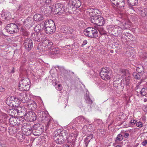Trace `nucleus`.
Masks as SVG:
<instances>
[{
    "instance_id": "nucleus-1",
    "label": "nucleus",
    "mask_w": 147,
    "mask_h": 147,
    "mask_svg": "<svg viewBox=\"0 0 147 147\" xmlns=\"http://www.w3.org/2000/svg\"><path fill=\"white\" fill-rule=\"evenodd\" d=\"M43 46L46 48V50H49V54L50 55H55L59 53V50L58 48H53L51 49L53 45V42L48 39L43 40L42 42Z\"/></svg>"
},
{
    "instance_id": "nucleus-2",
    "label": "nucleus",
    "mask_w": 147,
    "mask_h": 147,
    "mask_svg": "<svg viewBox=\"0 0 147 147\" xmlns=\"http://www.w3.org/2000/svg\"><path fill=\"white\" fill-rule=\"evenodd\" d=\"M65 131H62L59 134H58L57 131L54 132V139L57 144H62L64 142L65 139H67L68 135Z\"/></svg>"
},
{
    "instance_id": "nucleus-3",
    "label": "nucleus",
    "mask_w": 147,
    "mask_h": 147,
    "mask_svg": "<svg viewBox=\"0 0 147 147\" xmlns=\"http://www.w3.org/2000/svg\"><path fill=\"white\" fill-rule=\"evenodd\" d=\"M30 79L26 77H24L20 82L18 89L21 91H28L30 87Z\"/></svg>"
},
{
    "instance_id": "nucleus-4",
    "label": "nucleus",
    "mask_w": 147,
    "mask_h": 147,
    "mask_svg": "<svg viewBox=\"0 0 147 147\" xmlns=\"http://www.w3.org/2000/svg\"><path fill=\"white\" fill-rule=\"evenodd\" d=\"M84 34L86 36L91 38H96L98 36V32L96 29L88 27L84 31Z\"/></svg>"
},
{
    "instance_id": "nucleus-5",
    "label": "nucleus",
    "mask_w": 147,
    "mask_h": 147,
    "mask_svg": "<svg viewBox=\"0 0 147 147\" xmlns=\"http://www.w3.org/2000/svg\"><path fill=\"white\" fill-rule=\"evenodd\" d=\"M6 116L7 117V119L8 118L10 124L13 125L17 126L21 124V123L24 121L23 119L21 117H11L9 118L6 115Z\"/></svg>"
},
{
    "instance_id": "nucleus-6",
    "label": "nucleus",
    "mask_w": 147,
    "mask_h": 147,
    "mask_svg": "<svg viewBox=\"0 0 147 147\" xmlns=\"http://www.w3.org/2000/svg\"><path fill=\"white\" fill-rule=\"evenodd\" d=\"M5 29L7 32L10 34H14L19 30L18 26L14 23L7 24Z\"/></svg>"
},
{
    "instance_id": "nucleus-7",
    "label": "nucleus",
    "mask_w": 147,
    "mask_h": 147,
    "mask_svg": "<svg viewBox=\"0 0 147 147\" xmlns=\"http://www.w3.org/2000/svg\"><path fill=\"white\" fill-rule=\"evenodd\" d=\"M113 85L118 89L123 88L124 86V82H123L120 78L118 75H116L114 77L113 79Z\"/></svg>"
},
{
    "instance_id": "nucleus-8",
    "label": "nucleus",
    "mask_w": 147,
    "mask_h": 147,
    "mask_svg": "<svg viewBox=\"0 0 147 147\" xmlns=\"http://www.w3.org/2000/svg\"><path fill=\"white\" fill-rule=\"evenodd\" d=\"M90 21L92 23L99 26H102L105 23L103 18L100 15L91 18Z\"/></svg>"
},
{
    "instance_id": "nucleus-9",
    "label": "nucleus",
    "mask_w": 147,
    "mask_h": 147,
    "mask_svg": "<svg viewBox=\"0 0 147 147\" xmlns=\"http://www.w3.org/2000/svg\"><path fill=\"white\" fill-rule=\"evenodd\" d=\"M24 118L28 121H33L36 120L37 117L34 112L29 111L28 113H26Z\"/></svg>"
},
{
    "instance_id": "nucleus-10",
    "label": "nucleus",
    "mask_w": 147,
    "mask_h": 147,
    "mask_svg": "<svg viewBox=\"0 0 147 147\" xmlns=\"http://www.w3.org/2000/svg\"><path fill=\"white\" fill-rule=\"evenodd\" d=\"M100 74L101 77L104 80H107L110 78L109 71L107 67L102 68Z\"/></svg>"
},
{
    "instance_id": "nucleus-11",
    "label": "nucleus",
    "mask_w": 147,
    "mask_h": 147,
    "mask_svg": "<svg viewBox=\"0 0 147 147\" xmlns=\"http://www.w3.org/2000/svg\"><path fill=\"white\" fill-rule=\"evenodd\" d=\"M17 115L19 116V117H22L26 114V111L24 107L17 106L16 107Z\"/></svg>"
},
{
    "instance_id": "nucleus-12",
    "label": "nucleus",
    "mask_w": 147,
    "mask_h": 147,
    "mask_svg": "<svg viewBox=\"0 0 147 147\" xmlns=\"http://www.w3.org/2000/svg\"><path fill=\"white\" fill-rule=\"evenodd\" d=\"M38 115L39 117V120L42 123L45 121H46L50 117L47 113L40 111H38Z\"/></svg>"
},
{
    "instance_id": "nucleus-13",
    "label": "nucleus",
    "mask_w": 147,
    "mask_h": 147,
    "mask_svg": "<svg viewBox=\"0 0 147 147\" xmlns=\"http://www.w3.org/2000/svg\"><path fill=\"white\" fill-rule=\"evenodd\" d=\"M43 36V34L40 33H35L31 35L32 39L36 43L41 41L44 38Z\"/></svg>"
},
{
    "instance_id": "nucleus-14",
    "label": "nucleus",
    "mask_w": 147,
    "mask_h": 147,
    "mask_svg": "<svg viewBox=\"0 0 147 147\" xmlns=\"http://www.w3.org/2000/svg\"><path fill=\"white\" fill-rule=\"evenodd\" d=\"M24 44L25 49L28 51L31 50L33 47L32 40L30 38L25 39Z\"/></svg>"
},
{
    "instance_id": "nucleus-15",
    "label": "nucleus",
    "mask_w": 147,
    "mask_h": 147,
    "mask_svg": "<svg viewBox=\"0 0 147 147\" xmlns=\"http://www.w3.org/2000/svg\"><path fill=\"white\" fill-rule=\"evenodd\" d=\"M55 12L56 13L59 15H61L64 13L65 9L63 5L60 3H57L55 6Z\"/></svg>"
},
{
    "instance_id": "nucleus-16",
    "label": "nucleus",
    "mask_w": 147,
    "mask_h": 147,
    "mask_svg": "<svg viewBox=\"0 0 147 147\" xmlns=\"http://www.w3.org/2000/svg\"><path fill=\"white\" fill-rule=\"evenodd\" d=\"M88 11L91 18H93L100 16L99 15L100 13V12L97 9H88Z\"/></svg>"
},
{
    "instance_id": "nucleus-17",
    "label": "nucleus",
    "mask_w": 147,
    "mask_h": 147,
    "mask_svg": "<svg viewBox=\"0 0 147 147\" xmlns=\"http://www.w3.org/2000/svg\"><path fill=\"white\" fill-rule=\"evenodd\" d=\"M33 130V126L32 125L28 124L25 129H22V131L25 133V134L26 136L31 134Z\"/></svg>"
},
{
    "instance_id": "nucleus-18",
    "label": "nucleus",
    "mask_w": 147,
    "mask_h": 147,
    "mask_svg": "<svg viewBox=\"0 0 147 147\" xmlns=\"http://www.w3.org/2000/svg\"><path fill=\"white\" fill-rule=\"evenodd\" d=\"M76 120L79 123L86 124L89 123V120L88 119H85L83 116L81 115L76 117Z\"/></svg>"
},
{
    "instance_id": "nucleus-19",
    "label": "nucleus",
    "mask_w": 147,
    "mask_h": 147,
    "mask_svg": "<svg viewBox=\"0 0 147 147\" xmlns=\"http://www.w3.org/2000/svg\"><path fill=\"white\" fill-rule=\"evenodd\" d=\"M2 18L3 19L8 20L11 18L10 13L9 12H5L4 10H3L1 14Z\"/></svg>"
},
{
    "instance_id": "nucleus-20",
    "label": "nucleus",
    "mask_w": 147,
    "mask_h": 147,
    "mask_svg": "<svg viewBox=\"0 0 147 147\" xmlns=\"http://www.w3.org/2000/svg\"><path fill=\"white\" fill-rule=\"evenodd\" d=\"M44 27H51V28L53 27H55L53 21L51 20L45 21L44 23Z\"/></svg>"
},
{
    "instance_id": "nucleus-21",
    "label": "nucleus",
    "mask_w": 147,
    "mask_h": 147,
    "mask_svg": "<svg viewBox=\"0 0 147 147\" xmlns=\"http://www.w3.org/2000/svg\"><path fill=\"white\" fill-rule=\"evenodd\" d=\"M12 97L13 99L12 100V106L16 107L19 106L20 103V100L15 96H12Z\"/></svg>"
},
{
    "instance_id": "nucleus-22",
    "label": "nucleus",
    "mask_w": 147,
    "mask_h": 147,
    "mask_svg": "<svg viewBox=\"0 0 147 147\" xmlns=\"http://www.w3.org/2000/svg\"><path fill=\"white\" fill-rule=\"evenodd\" d=\"M61 30L63 33H67L69 34H70L73 31L72 28L68 26H63Z\"/></svg>"
},
{
    "instance_id": "nucleus-23",
    "label": "nucleus",
    "mask_w": 147,
    "mask_h": 147,
    "mask_svg": "<svg viewBox=\"0 0 147 147\" xmlns=\"http://www.w3.org/2000/svg\"><path fill=\"white\" fill-rule=\"evenodd\" d=\"M34 20L37 22L41 21L44 19V18L42 15L39 14H36L33 17Z\"/></svg>"
},
{
    "instance_id": "nucleus-24",
    "label": "nucleus",
    "mask_w": 147,
    "mask_h": 147,
    "mask_svg": "<svg viewBox=\"0 0 147 147\" xmlns=\"http://www.w3.org/2000/svg\"><path fill=\"white\" fill-rule=\"evenodd\" d=\"M45 32L48 34H52L55 31L56 27H53L52 28L51 27H45Z\"/></svg>"
},
{
    "instance_id": "nucleus-25",
    "label": "nucleus",
    "mask_w": 147,
    "mask_h": 147,
    "mask_svg": "<svg viewBox=\"0 0 147 147\" xmlns=\"http://www.w3.org/2000/svg\"><path fill=\"white\" fill-rule=\"evenodd\" d=\"M33 128L34 129H37L42 133L44 131L43 126L40 124H35L34 125Z\"/></svg>"
},
{
    "instance_id": "nucleus-26",
    "label": "nucleus",
    "mask_w": 147,
    "mask_h": 147,
    "mask_svg": "<svg viewBox=\"0 0 147 147\" xmlns=\"http://www.w3.org/2000/svg\"><path fill=\"white\" fill-rule=\"evenodd\" d=\"M125 3L124 0H118L114 5L118 7H124Z\"/></svg>"
},
{
    "instance_id": "nucleus-27",
    "label": "nucleus",
    "mask_w": 147,
    "mask_h": 147,
    "mask_svg": "<svg viewBox=\"0 0 147 147\" xmlns=\"http://www.w3.org/2000/svg\"><path fill=\"white\" fill-rule=\"evenodd\" d=\"M7 113L9 115L11 116V117L17 115L16 107H14L13 108L8 109L7 111Z\"/></svg>"
},
{
    "instance_id": "nucleus-28",
    "label": "nucleus",
    "mask_w": 147,
    "mask_h": 147,
    "mask_svg": "<svg viewBox=\"0 0 147 147\" xmlns=\"http://www.w3.org/2000/svg\"><path fill=\"white\" fill-rule=\"evenodd\" d=\"M76 139V137L74 136V134H72L68 137L67 136V138L68 142L72 143H74L75 142Z\"/></svg>"
},
{
    "instance_id": "nucleus-29",
    "label": "nucleus",
    "mask_w": 147,
    "mask_h": 147,
    "mask_svg": "<svg viewBox=\"0 0 147 147\" xmlns=\"http://www.w3.org/2000/svg\"><path fill=\"white\" fill-rule=\"evenodd\" d=\"M136 70L138 73L141 74H142L144 73L143 67L141 65H138Z\"/></svg>"
},
{
    "instance_id": "nucleus-30",
    "label": "nucleus",
    "mask_w": 147,
    "mask_h": 147,
    "mask_svg": "<svg viewBox=\"0 0 147 147\" xmlns=\"http://www.w3.org/2000/svg\"><path fill=\"white\" fill-rule=\"evenodd\" d=\"M13 99L12 96L8 97L6 100V104L10 106H12V100Z\"/></svg>"
},
{
    "instance_id": "nucleus-31",
    "label": "nucleus",
    "mask_w": 147,
    "mask_h": 147,
    "mask_svg": "<svg viewBox=\"0 0 147 147\" xmlns=\"http://www.w3.org/2000/svg\"><path fill=\"white\" fill-rule=\"evenodd\" d=\"M46 121H43L42 123H45L47 127H49V126L50 125L51 123L52 122L53 120L50 118V117H49L48 118V119L47 120H46Z\"/></svg>"
},
{
    "instance_id": "nucleus-32",
    "label": "nucleus",
    "mask_w": 147,
    "mask_h": 147,
    "mask_svg": "<svg viewBox=\"0 0 147 147\" xmlns=\"http://www.w3.org/2000/svg\"><path fill=\"white\" fill-rule=\"evenodd\" d=\"M50 0H38L37 3L38 4H41L42 5H44L46 3H49Z\"/></svg>"
},
{
    "instance_id": "nucleus-33",
    "label": "nucleus",
    "mask_w": 147,
    "mask_h": 147,
    "mask_svg": "<svg viewBox=\"0 0 147 147\" xmlns=\"http://www.w3.org/2000/svg\"><path fill=\"white\" fill-rule=\"evenodd\" d=\"M121 71L122 72V74H123L122 75H125L127 76L129 79L130 78L129 77V73L128 70L126 69H122L121 70Z\"/></svg>"
},
{
    "instance_id": "nucleus-34",
    "label": "nucleus",
    "mask_w": 147,
    "mask_h": 147,
    "mask_svg": "<svg viewBox=\"0 0 147 147\" xmlns=\"http://www.w3.org/2000/svg\"><path fill=\"white\" fill-rule=\"evenodd\" d=\"M123 136L121 134H118L117 137L116 139L115 140V142H117L118 141H122L123 139Z\"/></svg>"
},
{
    "instance_id": "nucleus-35",
    "label": "nucleus",
    "mask_w": 147,
    "mask_h": 147,
    "mask_svg": "<svg viewBox=\"0 0 147 147\" xmlns=\"http://www.w3.org/2000/svg\"><path fill=\"white\" fill-rule=\"evenodd\" d=\"M138 0H129L128 3L132 6L136 5L138 3Z\"/></svg>"
},
{
    "instance_id": "nucleus-36",
    "label": "nucleus",
    "mask_w": 147,
    "mask_h": 147,
    "mask_svg": "<svg viewBox=\"0 0 147 147\" xmlns=\"http://www.w3.org/2000/svg\"><path fill=\"white\" fill-rule=\"evenodd\" d=\"M142 74H141L138 73H137L136 72H134L133 74V76L136 79H139Z\"/></svg>"
},
{
    "instance_id": "nucleus-37",
    "label": "nucleus",
    "mask_w": 147,
    "mask_h": 147,
    "mask_svg": "<svg viewBox=\"0 0 147 147\" xmlns=\"http://www.w3.org/2000/svg\"><path fill=\"white\" fill-rule=\"evenodd\" d=\"M20 96L21 97L20 98L21 99H24L25 100H28V99H27V95L26 93L24 92H22L20 93Z\"/></svg>"
},
{
    "instance_id": "nucleus-38",
    "label": "nucleus",
    "mask_w": 147,
    "mask_h": 147,
    "mask_svg": "<svg viewBox=\"0 0 147 147\" xmlns=\"http://www.w3.org/2000/svg\"><path fill=\"white\" fill-rule=\"evenodd\" d=\"M32 132H33V134L36 136H39L42 133V132L39 131L37 129H33Z\"/></svg>"
},
{
    "instance_id": "nucleus-39",
    "label": "nucleus",
    "mask_w": 147,
    "mask_h": 147,
    "mask_svg": "<svg viewBox=\"0 0 147 147\" xmlns=\"http://www.w3.org/2000/svg\"><path fill=\"white\" fill-rule=\"evenodd\" d=\"M74 5L76 8H79L81 5V3L80 1L77 0L74 2Z\"/></svg>"
},
{
    "instance_id": "nucleus-40",
    "label": "nucleus",
    "mask_w": 147,
    "mask_h": 147,
    "mask_svg": "<svg viewBox=\"0 0 147 147\" xmlns=\"http://www.w3.org/2000/svg\"><path fill=\"white\" fill-rule=\"evenodd\" d=\"M85 99L87 103L91 104L92 103V101L91 100L89 96H87L85 97Z\"/></svg>"
},
{
    "instance_id": "nucleus-41",
    "label": "nucleus",
    "mask_w": 147,
    "mask_h": 147,
    "mask_svg": "<svg viewBox=\"0 0 147 147\" xmlns=\"http://www.w3.org/2000/svg\"><path fill=\"white\" fill-rule=\"evenodd\" d=\"M140 14L143 17L147 16V9H145L141 10Z\"/></svg>"
},
{
    "instance_id": "nucleus-42",
    "label": "nucleus",
    "mask_w": 147,
    "mask_h": 147,
    "mask_svg": "<svg viewBox=\"0 0 147 147\" xmlns=\"http://www.w3.org/2000/svg\"><path fill=\"white\" fill-rule=\"evenodd\" d=\"M31 20L29 18H27V19L24 22V23L28 26L29 25H31Z\"/></svg>"
},
{
    "instance_id": "nucleus-43",
    "label": "nucleus",
    "mask_w": 147,
    "mask_h": 147,
    "mask_svg": "<svg viewBox=\"0 0 147 147\" xmlns=\"http://www.w3.org/2000/svg\"><path fill=\"white\" fill-rule=\"evenodd\" d=\"M21 31L22 32L21 33L24 36H29L30 35L29 32H28L26 30H24V31Z\"/></svg>"
},
{
    "instance_id": "nucleus-44",
    "label": "nucleus",
    "mask_w": 147,
    "mask_h": 147,
    "mask_svg": "<svg viewBox=\"0 0 147 147\" xmlns=\"http://www.w3.org/2000/svg\"><path fill=\"white\" fill-rule=\"evenodd\" d=\"M98 31L101 35H104L106 33V32L104 30L103 28H99Z\"/></svg>"
},
{
    "instance_id": "nucleus-45",
    "label": "nucleus",
    "mask_w": 147,
    "mask_h": 147,
    "mask_svg": "<svg viewBox=\"0 0 147 147\" xmlns=\"http://www.w3.org/2000/svg\"><path fill=\"white\" fill-rule=\"evenodd\" d=\"M140 93L142 95L145 96L147 93L146 90L144 88H142L140 91Z\"/></svg>"
},
{
    "instance_id": "nucleus-46",
    "label": "nucleus",
    "mask_w": 147,
    "mask_h": 147,
    "mask_svg": "<svg viewBox=\"0 0 147 147\" xmlns=\"http://www.w3.org/2000/svg\"><path fill=\"white\" fill-rule=\"evenodd\" d=\"M43 28H44V26L42 24H38L36 27V29L38 28V30L39 31L42 30Z\"/></svg>"
},
{
    "instance_id": "nucleus-47",
    "label": "nucleus",
    "mask_w": 147,
    "mask_h": 147,
    "mask_svg": "<svg viewBox=\"0 0 147 147\" xmlns=\"http://www.w3.org/2000/svg\"><path fill=\"white\" fill-rule=\"evenodd\" d=\"M84 144L85 145L86 147H87L89 142L90 140L88 139V138L86 137L84 140Z\"/></svg>"
},
{
    "instance_id": "nucleus-48",
    "label": "nucleus",
    "mask_w": 147,
    "mask_h": 147,
    "mask_svg": "<svg viewBox=\"0 0 147 147\" xmlns=\"http://www.w3.org/2000/svg\"><path fill=\"white\" fill-rule=\"evenodd\" d=\"M16 138L18 140L21 141H22L24 139L23 135L20 134H17Z\"/></svg>"
},
{
    "instance_id": "nucleus-49",
    "label": "nucleus",
    "mask_w": 147,
    "mask_h": 147,
    "mask_svg": "<svg viewBox=\"0 0 147 147\" xmlns=\"http://www.w3.org/2000/svg\"><path fill=\"white\" fill-rule=\"evenodd\" d=\"M55 87L56 89L58 91H60L62 89V88L60 84H55Z\"/></svg>"
},
{
    "instance_id": "nucleus-50",
    "label": "nucleus",
    "mask_w": 147,
    "mask_h": 147,
    "mask_svg": "<svg viewBox=\"0 0 147 147\" xmlns=\"http://www.w3.org/2000/svg\"><path fill=\"white\" fill-rule=\"evenodd\" d=\"M28 105H30V106H33L34 108H36V102L35 101H31V102H30V104Z\"/></svg>"
},
{
    "instance_id": "nucleus-51",
    "label": "nucleus",
    "mask_w": 147,
    "mask_h": 147,
    "mask_svg": "<svg viewBox=\"0 0 147 147\" xmlns=\"http://www.w3.org/2000/svg\"><path fill=\"white\" fill-rule=\"evenodd\" d=\"M136 125L137 127L140 128L143 126V124L142 122L140 121L136 123Z\"/></svg>"
},
{
    "instance_id": "nucleus-52",
    "label": "nucleus",
    "mask_w": 147,
    "mask_h": 147,
    "mask_svg": "<svg viewBox=\"0 0 147 147\" xmlns=\"http://www.w3.org/2000/svg\"><path fill=\"white\" fill-rule=\"evenodd\" d=\"M94 121L95 123H97L98 125L102 124V120L100 119H95Z\"/></svg>"
},
{
    "instance_id": "nucleus-53",
    "label": "nucleus",
    "mask_w": 147,
    "mask_h": 147,
    "mask_svg": "<svg viewBox=\"0 0 147 147\" xmlns=\"http://www.w3.org/2000/svg\"><path fill=\"white\" fill-rule=\"evenodd\" d=\"M141 57L144 59L147 58V53H144Z\"/></svg>"
},
{
    "instance_id": "nucleus-54",
    "label": "nucleus",
    "mask_w": 147,
    "mask_h": 147,
    "mask_svg": "<svg viewBox=\"0 0 147 147\" xmlns=\"http://www.w3.org/2000/svg\"><path fill=\"white\" fill-rule=\"evenodd\" d=\"M86 137L88 138V139L90 141L93 138V135L92 134H90Z\"/></svg>"
},
{
    "instance_id": "nucleus-55",
    "label": "nucleus",
    "mask_w": 147,
    "mask_h": 147,
    "mask_svg": "<svg viewBox=\"0 0 147 147\" xmlns=\"http://www.w3.org/2000/svg\"><path fill=\"white\" fill-rule=\"evenodd\" d=\"M28 123H24L22 125V129H25L26 127L28 125Z\"/></svg>"
},
{
    "instance_id": "nucleus-56",
    "label": "nucleus",
    "mask_w": 147,
    "mask_h": 147,
    "mask_svg": "<svg viewBox=\"0 0 147 147\" xmlns=\"http://www.w3.org/2000/svg\"><path fill=\"white\" fill-rule=\"evenodd\" d=\"M137 121L136 120H132L130 121V123L132 125H134L136 123Z\"/></svg>"
},
{
    "instance_id": "nucleus-57",
    "label": "nucleus",
    "mask_w": 147,
    "mask_h": 147,
    "mask_svg": "<svg viewBox=\"0 0 147 147\" xmlns=\"http://www.w3.org/2000/svg\"><path fill=\"white\" fill-rule=\"evenodd\" d=\"M147 143V140H145L144 141L142 142V144L143 146H145L146 145Z\"/></svg>"
},
{
    "instance_id": "nucleus-58",
    "label": "nucleus",
    "mask_w": 147,
    "mask_h": 147,
    "mask_svg": "<svg viewBox=\"0 0 147 147\" xmlns=\"http://www.w3.org/2000/svg\"><path fill=\"white\" fill-rule=\"evenodd\" d=\"M104 130L102 129H100L98 130V132L100 134L101 133V134H103V133H102V132H104L103 131Z\"/></svg>"
},
{
    "instance_id": "nucleus-59",
    "label": "nucleus",
    "mask_w": 147,
    "mask_h": 147,
    "mask_svg": "<svg viewBox=\"0 0 147 147\" xmlns=\"http://www.w3.org/2000/svg\"><path fill=\"white\" fill-rule=\"evenodd\" d=\"M87 41L86 40H84L83 41V43L82 44V46L84 47V46L87 44Z\"/></svg>"
},
{
    "instance_id": "nucleus-60",
    "label": "nucleus",
    "mask_w": 147,
    "mask_h": 147,
    "mask_svg": "<svg viewBox=\"0 0 147 147\" xmlns=\"http://www.w3.org/2000/svg\"><path fill=\"white\" fill-rule=\"evenodd\" d=\"M114 5L117 2L118 0H110Z\"/></svg>"
},
{
    "instance_id": "nucleus-61",
    "label": "nucleus",
    "mask_w": 147,
    "mask_h": 147,
    "mask_svg": "<svg viewBox=\"0 0 147 147\" xmlns=\"http://www.w3.org/2000/svg\"><path fill=\"white\" fill-rule=\"evenodd\" d=\"M129 134L128 133H125L124 135V137L125 138L128 137L129 136Z\"/></svg>"
},
{
    "instance_id": "nucleus-62",
    "label": "nucleus",
    "mask_w": 147,
    "mask_h": 147,
    "mask_svg": "<svg viewBox=\"0 0 147 147\" xmlns=\"http://www.w3.org/2000/svg\"><path fill=\"white\" fill-rule=\"evenodd\" d=\"M4 88L1 86H0V92L3 91L4 90Z\"/></svg>"
},
{
    "instance_id": "nucleus-63",
    "label": "nucleus",
    "mask_w": 147,
    "mask_h": 147,
    "mask_svg": "<svg viewBox=\"0 0 147 147\" xmlns=\"http://www.w3.org/2000/svg\"><path fill=\"white\" fill-rule=\"evenodd\" d=\"M129 84V80H127L126 81V84L128 85Z\"/></svg>"
},
{
    "instance_id": "nucleus-64",
    "label": "nucleus",
    "mask_w": 147,
    "mask_h": 147,
    "mask_svg": "<svg viewBox=\"0 0 147 147\" xmlns=\"http://www.w3.org/2000/svg\"><path fill=\"white\" fill-rule=\"evenodd\" d=\"M22 6L21 5L19 6V7L18 8V9L21 10H22Z\"/></svg>"
}]
</instances>
